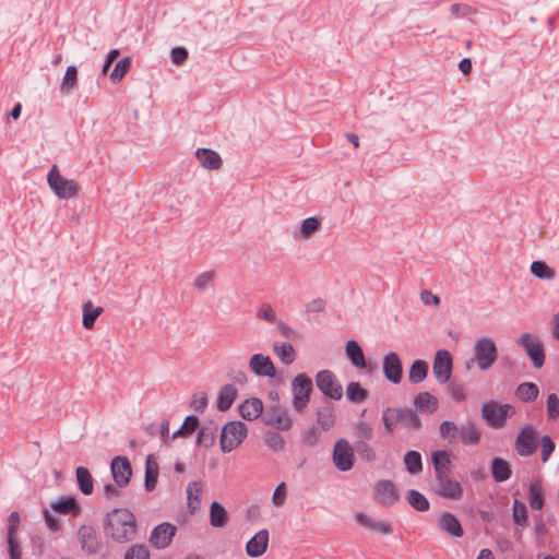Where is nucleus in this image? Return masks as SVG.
<instances>
[{"instance_id": "obj_1", "label": "nucleus", "mask_w": 559, "mask_h": 559, "mask_svg": "<svg viewBox=\"0 0 559 559\" xmlns=\"http://www.w3.org/2000/svg\"><path fill=\"white\" fill-rule=\"evenodd\" d=\"M104 528L117 543L131 542L136 535L135 516L128 509H115L107 513Z\"/></svg>"}, {"instance_id": "obj_2", "label": "nucleus", "mask_w": 559, "mask_h": 559, "mask_svg": "<svg viewBox=\"0 0 559 559\" xmlns=\"http://www.w3.org/2000/svg\"><path fill=\"white\" fill-rule=\"evenodd\" d=\"M473 353L472 362H476L481 371L488 370L498 359L497 345L489 336L478 337L474 343Z\"/></svg>"}, {"instance_id": "obj_3", "label": "nucleus", "mask_w": 559, "mask_h": 559, "mask_svg": "<svg viewBox=\"0 0 559 559\" xmlns=\"http://www.w3.org/2000/svg\"><path fill=\"white\" fill-rule=\"evenodd\" d=\"M480 412L489 427L500 429L506 425L507 419L515 414V408L511 404H498L489 401L483 403Z\"/></svg>"}, {"instance_id": "obj_4", "label": "nucleus", "mask_w": 559, "mask_h": 559, "mask_svg": "<svg viewBox=\"0 0 559 559\" xmlns=\"http://www.w3.org/2000/svg\"><path fill=\"white\" fill-rule=\"evenodd\" d=\"M47 182L59 199L69 200L75 198L80 190V186L75 180L67 179L60 175L57 165L50 168L47 175Z\"/></svg>"}, {"instance_id": "obj_5", "label": "nucleus", "mask_w": 559, "mask_h": 559, "mask_svg": "<svg viewBox=\"0 0 559 559\" xmlns=\"http://www.w3.org/2000/svg\"><path fill=\"white\" fill-rule=\"evenodd\" d=\"M248 430L246 424L240 420L228 421L221 432V449L224 453H229L240 445L247 437Z\"/></svg>"}, {"instance_id": "obj_6", "label": "nucleus", "mask_w": 559, "mask_h": 559, "mask_svg": "<svg viewBox=\"0 0 559 559\" xmlns=\"http://www.w3.org/2000/svg\"><path fill=\"white\" fill-rule=\"evenodd\" d=\"M537 445L536 429L532 425L521 427L514 441L516 454L521 457H528L536 452Z\"/></svg>"}, {"instance_id": "obj_7", "label": "nucleus", "mask_w": 559, "mask_h": 559, "mask_svg": "<svg viewBox=\"0 0 559 559\" xmlns=\"http://www.w3.org/2000/svg\"><path fill=\"white\" fill-rule=\"evenodd\" d=\"M332 460L335 467L341 472H347L354 467L355 451L346 439H338L333 447Z\"/></svg>"}, {"instance_id": "obj_8", "label": "nucleus", "mask_w": 559, "mask_h": 559, "mask_svg": "<svg viewBox=\"0 0 559 559\" xmlns=\"http://www.w3.org/2000/svg\"><path fill=\"white\" fill-rule=\"evenodd\" d=\"M293 406L296 412H301L309 403L312 392V381L306 374L301 373L295 377L292 382Z\"/></svg>"}, {"instance_id": "obj_9", "label": "nucleus", "mask_w": 559, "mask_h": 559, "mask_svg": "<svg viewBox=\"0 0 559 559\" xmlns=\"http://www.w3.org/2000/svg\"><path fill=\"white\" fill-rule=\"evenodd\" d=\"M318 389L328 397L338 401L343 396V388L331 370H321L316 376Z\"/></svg>"}, {"instance_id": "obj_10", "label": "nucleus", "mask_w": 559, "mask_h": 559, "mask_svg": "<svg viewBox=\"0 0 559 559\" xmlns=\"http://www.w3.org/2000/svg\"><path fill=\"white\" fill-rule=\"evenodd\" d=\"M263 421L265 425L282 431L289 430L294 424L288 411L280 404H275L265 411Z\"/></svg>"}, {"instance_id": "obj_11", "label": "nucleus", "mask_w": 559, "mask_h": 559, "mask_svg": "<svg viewBox=\"0 0 559 559\" xmlns=\"http://www.w3.org/2000/svg\"><path fill=\"white\" fill-rule=\"evenodd\" d=\"M518 344L522 346L530 357L533 366L537 369L542 368L545 364V352L543 344L539 340L535 338L530 333H523L519 340Z\"/></svg>"}, {"instance_id": "obj_12", "label": "nucleus", "mask_w": 559, "mask_h": 559, "mask_svg": "<svg viewBox=\"0 0 559 559\" xmlns=\"http://www.w3.org/2000/svg\"><path fill=\"white\" fill-rule=\"evenodd\" d=\"M435 491L438 496L451 500H459L463 496V487L450 474H440L436 477Z\"/></svg>"}, {"instance_id": "obj_13", "label": "nucleus", "mask_w": 559, "mask_h": 559, "mask_svg": "<svg viewBox=\"0 0 559 559\" xmlns=\"http://www.w3.org/2000/svg\"><path fill=\"white\" fill-rule=\"evenodd\" d=\"M176 533V525L164 522L152 530L148 542L155 549H165L170 546Z\"/></svg>"}, {"instance_id": "obj_14", "label": "nucleus", "mask_w": 559, "mask_h": 559, "mask_svg": "<svg viewBox=\"0 0 559 559\" xmlns=\"http://www.w3.org/2000/svg\"><path fill=\"white\" fill-rule=\"evenodd\" d=\"M453 360L449 350L439 349L433 359L432 371L436 380L443 384L447 383L452 374Z\"/></svg>"}, {"instance_id": "obj_15", "label": "nucleus", "mask_w": 559, "mask_h": 559, "mask_svg": "<svg viewBox=\"0 0 559 559\" xmlns=\"http://www.w3.org/2000/svg\"><path fill=\"white\" fill-rule=\"evenodd\" d=\"M382 370L384 378L389 382L399 384L402 381L403 366L397 353L389 352L383 356Z\"/></svg>"}, {"instance_id": "obj_16", "label": "nucleus", "mask_w": 559, "mask_h": 559, "mask_svg": "<svg viewBox=\"0 0 559 559\" xmlns=\"http://www.w3.org/2000/svg\"><path fill=\"white\" fill-rule=\"evenodd\" d=\"M110 469L115 484L119 488L126 487L130 483L132 467L130 461L126 456H116L111 460Z\"/></svg>"}, {"instance_id": "obj_17", "label": "nucleus", "mask_w": 559, "mask_h": 559, "mask_svg": "<svg viewBox=\"0 0 559 559\" xmlns=\"http://www.w3.org/2000/svg\"><path fill=\"white\" fill-rule=\"evenodd\" d=\"M374 499L383 506H394L400 500V493L391 480L381 479L376 484Z\"/></svg>"}, {"instance_id": "obj_18", "label": "nucleus", "mask_w": 559, "mask_h": 559, "mask_svg": "<svg viewBox=\"0 0 559 559\" xmlns=\"http://www.w3.org/2000/svg\"><path fill=\"white\" fill-rule=\"evenodd\" d=\"M249 369L258 377L273 378L276 376V369L270 356L254 354L249 359Z\"/></svg>"}, {"instance_id": "obj_19", "label": "nucleus", "mask_w": 559, "mask_h": 559, "mask_svg": "<svg viewBox=\"0 0 559 559\" xmlns=\"http://www.w3.org/2000/svg\"><path fill=\"white\" fill-rule=\"evenodd\" d=\"M437 524L440 531L451 537L461 538L464 535V530L459 519L449 511H443L439 514Z\"/></svg>"}, {"instance_id": "obj_20", "label": "nucleus", "mask_w": 559, "mask_h": 559, "mask_svg": "<svg viewBox=\"0 0 559 559\" xmlns=\"http://www.w3.org/2000/svg\"><path fill=\"white\" fill-rule=\"evenodd\" d=\"M355 520L359 525L382 535H389L393 532L392 524L389 521H378L364 512H356Z\"/></svg>"}, {"instance_id": "obj_21", "label": "nucleus", "mask_w": 559, "mask_h": 559, "mask_svg": "<svg viewBox=\"0 0 559 559\" xmlns=\"http://www.w3.org/2000/svg\"><path fill=\"white\" fill-rule=\"evenodd\" d=\"M269 545V531L261 530L253 537L249 539L246 545L247 555L251 558H258L262 556Z\"/></svg>"}, {"instance_id": "obj_22", "label": "nucleus", "mask_w": 559, "mask_h": 559, "mask_svg": "<svg viewBox=\"0 0 559 559\" xmlns=\"http://www.w3.org/2000/svg\"><path fill=\"white\" fill-rule=\"evenodd\" d=\"M240 416L246 420H254L263 413V403L258 397L247 399L239 405Z\"/></svg>"}, {"instance_id": "obj_23", "label": "nucleus", "mask_w": 559, "mask_h": 559, "mask_svg": "<svg viewBox=\"0 0 559 559\" xmlns=\"http://www.w3.org/2000/svg\"><path fill=\"white\" fill-rule=\"evenodd\" d=\"M481 432L473 421H466L459 427V441L464 445L477 444L480 441Z\"/></svg>"}, {"instance_id": "obj_24", "label": "nucleus", "mask_w": 559, "mask_h": 559, "mask_svg": "<svg viewBox=\"0 0 559 559\" xmlns=\"http://www.w3.org/2000/svg\"><path fill=\"white\" fill-rule=\"evenodd\" d=\"M195 156L199 159L200 164L210 170H217L222 167L223 160L219 154L210 148H198L195 152Z\"/></svg>"}, {"instance_id": "obj_25", "label": "nucleus", "mask_w": 559, "mask_h": 559, "mask_svg": "<svg viewBox=\"0 0 559 559\" xmlns=\"http://www.w3.org/2000/svg\"><path fill=\"white\" fill-rule=\"evenodd\" d=\"M397 415V421L403 427L412 430H417L421 427V420L415 411L409 408H394Z\"/></svg>"}, {"instance_id": "obj_26", "label": "nucleus", "mask_w": 559, "mask_h": 559, "mask_svg": "<svg viewBox=\"0 0 559 559\" xmlns=\"http://www.w3.org/2000/svg\"><path fill=\"white\" fill-rule=\"evenodd\" d=\"M345 352L347 358L356 368L364 369L367 367L364 352L355 340L347 341Z\"/></svg>"}, {"instance_id": "obj_27", "label": "nucleus", "mask_w": 559, "mask_h": 559, "mask_svg": "<svg viewBox=\"0 0 559 559\" xmlns=\"http://www.w3.org/2000/svg\"><path fill=\"white\" fill-rule=\"evenodd\" d=\"M79 537L82 549L88 554H95L98 550V542L95 532L90 526H82L79 530Z\"/></svg>"}, {"instance_id": "obj_28", "label": "nucleus", "mask_w": 559, "mask_h": 559, "mask_svg": "<svg viewBox=\"0 0 559 559\" xmlns=\"http://www.w3.org/2000/svg\"><path fill=\"white\" fill-rule=\"evenodd\" d=\"M237 397V389L231 384H225L221 388L217 396V408L225 412L231 407Z\"/></svg>"}, {"instance_id": "obj_29", "label": "nucleus", "mask_w": 559, "mask_h": 559, "mask_svg": "<svg viewBox=\"0 0 559 559\" xmlns=\"http://www.w3.org/2000/svg\"><path fill=\"white\" fill-rule=\"evenodd\" d=\"M228 521V512L222 503L218 501L212 502L210 507V524L211 526L218 528L224 527Z\"/></svg>"}, {"instance_id": "obj_30", "label": "nucleus", "mask_w": 559, "mask_h": 559, "mask_svg": "<svg viewBox=\"0 0 559 559\" xmlns=\"http://www.w3.org/2000/svg\"><path fill=\"white\" fill-rule=\"evenodd\" d=\"M414 405L420 412L432 414L438 408V399L429 392H421L415 396Z\"/></svg>"}, {"instance_id": "obj_31", "label": "nucleus", "mask_w": 559, "mask_h": 559, "mask_svg": "<svg viewBox=\"0 0 559 559\" xmlns=\"http://www.w3.org/2000/svg\"><path fill=\"white\" fill-rule=\"evenodd\" d=\"M491 473L495 481L503 483L511 477L510 464L500 457H495L491 462Z\"/></svg>"}, {"instance_id": "obj_32", "label": "nucleus", "mask_w": 559, "mask_h": 559, "mask_svg": "<svg viewBox=\"0 0 559 559\" xmlns=\"http://www.w3.org/2000/svg\"><path fill=\"white\" fill-rule=\"evenodd\" d=\"M217 430L218 427L213 421L202 426L198 431L197 443L205 448L212 447L215 442Z\"/></svg>"}, {"instance_id": "obj_33", "label": "nucleus", "mask_w": 559, "mask_h": 559, "mask_svg": "<svg viewBox=\"0 0 559 559\" xmlns=\"http://www.w3.org/2000/svg\"><path fill=\"white\" fill-rule=\"evenodd\" d=\"M75 475L80 491L85 496L92 495L94 491V479L90 471L86 467L79 466L75 469Z\"/></svg>"}, {"instance_id": "obj_34", "label": "nucleus", "mask_w": 559, "mask_h": 559, "mask_svg": "<svg viewBox=\"0 0 559 559\" xmlns=\"http://www.w3.org/2000/svg\"><path fill=\"white\" fill-rule=\"evenodd\" d=\"M543 486L540 480H533L528 487V503L532 510H542L544 508Z\"/></svg>"}, {"instance_id": "obj_35", "label": "nucleus", "mask_w": 559, "mask_h": 559, "mask_svg": "<svg viewBox=\"0 0 559 559\" xmlns=\"http://www.w3.org/2000/svg\"><path fill=\"white\" fill-rule=\"evenodd\" d=\"M53 511L61 514H71L76 516L80 514V507L73 497H63L51 504Z\"/></svg>"}, {"instance_id": "obj_36", "label": "nucleus", "mask_w": 559, "mask_h": 559, "mask_svg": "<svg viewBox=\"0 0 559 559\" xmlns=\"http://www.w3.org/2000/svg\"><path fill=\"white\" fill-rule=\"evenodd\" d=\"M159 468L158 464L150 455L145 462V480L144 486L146 491L155 489L158 479Z\"/></svg>"}, {"instance_id": "obj_37", "label": "nucleus", "mask_w": 559, "mask_h": 559, "mask_svg": "<svg viewBox=\"0 0 559 559\" xmlns=\"http://www.w3.org/2000/svg\"><path fill=\"white\" fill-rule=\"evenodd\" d=\"M432 464L436 472V477L440 474H450L451 459L447 451L439 450L432 453Z\"/></svg>"}, {"instance_id": "obj_38", "label": "nucleus", "mask_w": 559, "mask_h": 559, "mask_svg": "<svg viewBox=\"0 0 559 559\" xmlns=\"http://www.w3.org/2000/svg\"><path fill=\"white\" fill-rule=\"evenodd\" d=\"M512 519L516 526L525 528L528 525V510L526 504L519 500H513Z\"/></svg>"}, {"instance_id": "obj_39", "label": "nucleus", "mask_w": 559, "mask_h": 559, "mask_svg": "<svg viewBox=\"0 0 559 559\" xmlns=\"http://www.w3.org/2000/svg\"><path fill=\"white\" fill-rule=\"evenodd\" d=\"M202 485L199 481H190L187 485L188 508L191 513L197 511L201 504Z\"/></svg>"}, {"instance_id": "obj_40", "label": "nucleus", "mask_w": 559, "mask_h": 559, "mask_svg": "<svg viewBox=\"0 0 559 559\" xmlns=\"http://www.w3.org/2000/svg\"><path fill=\"white\" fill-rule=\"evenodd\" d=\"M531 272L535 277L543 281H552L556 277V271L540 260L532 262Z\"/></svg>"}, {"instance_id": "obj_41", "label": "nucleus", "mask_w": 559, "mask_h": 559, "mask_svg": "<svg viewBox=\"0 0 559 559\" xmlns=\"http://www.w3.org/2000/svg\"><path fill=\"white\" fill-rule=\"evenodd\" d=\"M428 373V364L425 360L417 359L415 360L408 371V380L412 383H420L423 382Z\"/></svg>"}, {"instance_id": "obj_42", "label": "nucleus", "mask_w": 559, "mask_h": 559, "mask_svg": "<svg viewBox=\"0 0 559 559\" xmlns=\"http://www.w3.org/2000/svg\"><path fill=\"white\" fill-rule=\"evenodd\" d=\"M406 500L409 506L419 512L428 511L430 503L428 499L418 490L409 489L406 493Z\"/></svg>"}, {"instance_id": "obj_43", "label": "nucleus", "mask_w": 559, "mask_h": 559, "mask_svg": "<svg viewBox=\"0 0 559 559\" xmlns=\"http://www.w3.org/2000/svg\"><path fill=\"white\" fill-rule=\"evenodd\" d=\"M273 350L284 365L294 362L296 354L290 343H274Z\"/></svg>"}, {"instance_id": "obj_44", "label": "nucleus", "mask_w": 559, "mask_h": 559, "mask_svg": "<svg viewBox=\"0 0 559 559\" xmlns=\"http://www.w3.org/2000/svg\"><path fill=\"white\" fill-rule=\"evenodd\" d=\"M404 464L406 471L412 475H417L423 471L421 455L418 451H407L404 454Z\"/></svg>"}, {"instance_id": "obj_45", "label": "nucleus", "mask_w": 559, "mask_h": 559, "mask_svg": "<svg viewBox=\"0 0 559 559\" xmlns=\"http://www.w3.org/2000/svg\"><path fill=\"white\" fill-rule=\"evenodd\" d=\"M103 311L102 307H94L92 301H86L83 305V326L85 329H92L96 319L103 313Z\"/></svg>"}, {"instance_id": "obj_46", "label": "nucleus", "mask_w": 559, "mask_h": 559, "mask_svg": "<svg viewBox=\"0 0 559 559\" xmlns=\"http://www.w3.org/2000/svg\"><path fill=\"white\" fill-rule=\"evenodd\" d=\"M317 423L323 430L331 429L335 424L334 409L331 405L322 406L317 412Z\"/></svg>"}, {"instance_id": "obj_47", "label": "nucleus", "mask_w": 559, "mask_h": 559, "mask_svg": "<svg viewBox=\"0 0 559 559\" xmlns=\"http://www.w3.org/2000/svg\"><path fill=\"white\" fill-rule=\"evenodd\" d=\"M539 393L538 386L532 382H523L521 383L516 391L515 395L523 402H533L537 399Z\"/></svg>"}, {"instance_id": "obj_48", "label": "nucleus", "mask_w": 559, "mask_h": 559, "mask_svg": "<svg viewBox=\"0 0 559 559\" xmlns=\"http://www.w3.org/2000/svg\"><path fill=\"white\" fill-rule=\"evenodd\" d=\"M439 432L441 438L447 440L449 443L459 441V426L454 421H442L439 426Z\"/></svg>"}, {"instance_id": "obj_49", "label": "nucleus", "mask_w": 559, "mask_h": 559, "mask_svg": "<svg viewBox=\"0 0 559 559\" xmlns=\"http://www.w3.org/2000/svg\"><path fill=\"white\" fill-rule=\"evenodd\" d=\"M347 400L352 403H362L367 400L368 393L358 382H349L346 386Z\"/></svg>"}, {"instance_id": "obj_50", "label": "nucleus", "mask_w": 559, "mask_h": 559, "mask_svg": "<svg viewBox=\"0 0 559 559\" xmlns=\"http://www.w3.org/2000/svg\"><path fill=\"white\" fill-rule=\"evenodd\" d=\"M78 81V69L75 66H69L66 70L64 76L62 79L60 91L64 94L70 93Z\"/></svg>"}, {"instance_id": "obj_51", "label": "nucleus", "mask_w": 559, "mask_h": 559, "mask_svg": "<svg viewBox=\"0 0 559 559\" xmlns=\"http://www.w3.org/2000/svg\"><path fill=\"white\" fill-rule=\"evenodd\" d=\"M354 451L359 455V457L366 462H372L376 460L374 450L367 443V441L358 439L355 441Z\"/></svg>"}, {"instance_id": "obj_52", "label": "nucleus", "mask_w": 559, "mask_h": 559, "mask_svg": "<svg viewBox=\"0 0 559 559\" xmlns=\"http://www.w3.org/2000/svg\"><path fill=\"white\" fill-rule=\"evenodd\" d=\"M264 442L266 447L273 452L283 451L285 448V441L283 437L276 431H267L264 435Z\"/></svg>"}, {"instance_id": "obj_53", "label": "nucleus", "mask_w": 559, "mask_h": 559, "mask_svg": "<svg viewBox=\"0 0 559 559\" xmlns=\"http://www.w3.org/2000/svg\"><path fill=\"white\" fill-rule=\"evenodd\" d=\"M321 227V221L317 217H308L302 221L300 226V237L310 238Z\"/></svg>"}, {"instance_id": "obj_54", "label": "nucleus", "mask_w": 559, "mask_h": 559, "mask_svg": "<svg viewBox=\"0 0 559 559\" xmlns=\"http://www.w3.org/2000/svg\"><path fill=\"white\" fill-rule=\"evenodd\" d=\"M151 555L147 547L143 544L130 546L124 554L123 559H150Z\"/></svg>"}, {"instance_id": "obj_55", "label": "nucleus", "mask_w": 559, "mask_h": 559, "mask_svg": "<svg viewBox=\"0 0 559 559\" xmlns=\"http://www.w3.org/2000/svg\"><path fill=\"white\" fill-rule=\"evenodd\" d=\"M130 66H131V62H130L129 58L120 59L116 63L114 70L110 73V80L115 83L120 82L123 79V76L127 74V72L129 71Z\"/></svg>"}, {"instance_id": "obj_56", "label": "nucleus", "mask_w": 559, "mask_h": 559, "mask_svg": "<svg viewBox=\"0 0 559 559\" xmlns=\"http://www.w3.org/2000/svg\"><path fill=\"white\" fill-rule=\"evenodd\" d=\"M556 449V444L551 437L544 435L540 438V460L543 463H547Z\"/></svg>"}, {"instance_id": "obj_57", "label": "nucleus", "mask_w": 559, "mask_h": 559, "mask_svg": "<svg viewBox=\"0 0 559 559\" xmlns=\"http://www.w3.org/2000/svg\"><path fill=\"white\" fill-rule=\"evenodd\" d=\"M356 436L361 440H371L373 438V428L370 424L359 420L354 426Z\"/></svg>"}, {"instance_id": "obj_58", "label": "nucleus", "mask_w": 559, "mask_h": 559, "mask_svg": "<svg viewBox=\"0 0 559 559\" xmlns=\"http://www.w3.org/2000/svg\"><path fill=\"white\" fill-rule=\"evenodd\" d=\"M382 421L388 433L394 430L395 425L399 424L397 415L394 413V407H386L382 414Z\"/></svg>"}, {"instance_id": "obj_59", "label": "nucleus", "mask_w": 559, "mask_h": 559, "mask_svg": "<svg viewBox=\"0 0 559 559\" xmlns=\"http://www.w3.org/2000/svg\"><path fill=\"white\" fill-rule=\"evenodd\" d=\"M214 276L215 273L212 271L203 272L194 278L193 285L199 292H203L210 286Z\"/></svg>"}, {"instance_id": "obj_60", "label": "nucleus", "mask_w": 559, "mask_h": 559, "mask_svg": "<svg viewBox=\"0 0 559 559\" xmlns=\"http://www.w3.org/2000/svg\"><path fill=\"white\" fill-rule=\"evenodd\" d=\"M257 317L263 319L269 323L276 322V312L270 304H262L258 309Z\"/></svg>"}, {"instance_id": "obj_61", "label": "nucleus", "mask_w": 559, "mask_h": 559, "mask_svg": "<svg viewBox=\"0 0 559 559\" xmlns=\"http://www.w3.org/2000/svg\"><path fill=\"white\" fill-rule=\"evenodd\" d=\"M547 414L549 419H556L559 417V397L556 393L548 395Z\"/></svg>"}, {"instance_id": "obj_62", "label": "nucleus", "mask_w": 559, "mask_h": 559, "mask_svg": "<svg viewBox=\"0 0 559 559\" xmlns=\"http://www.w3.org/2000/svg\"><path fill=\"white\" fill-rule=\"evenodd\" d=\"M8 539V551H9V556H10V559H21V548H20V544L16 539V536H8L7 537Z\"/></svg>"}, {"instance_id": "obj_63", "label": "nucleus", "mask_w": 559, "mask_h": 559, "mask_svg": "<svg viewBox=\"0 0 559 559\" xmlns=\"http://www.w3.org/2000/svg\"><path fill=\"white\" fill-rule=\"evenodd\" d=\"M286 500V485L281 483L274 490L272 501L276 507H282Z\"/></svg>"}, {"instance_id": "obj_64", "label": "nucleus", "mask_w": 559, "mask_h": 559, "mask_svg": "<svg viewBox=\"0 0 559 559\" xmlns=\"http://www.w3.org/2000/svg\"><path fill=\"white\" fill-rule=\"evenodd\" d=\"M277 329H278L281 335L285 338L296 340L299 337L298 332L283 321L277 322Z\"/></svg>"}]
</instances>
